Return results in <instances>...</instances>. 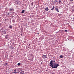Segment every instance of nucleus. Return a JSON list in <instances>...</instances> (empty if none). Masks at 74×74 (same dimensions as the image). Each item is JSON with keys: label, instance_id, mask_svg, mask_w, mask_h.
<instances>
[{"label": "nucleus", "instance_id": "nucleus-1", "mask_svg": "<svg viewBox=\"0 0 74 74\" xmlns=\"http://www.w3.org/2000/svg\"><path fill=\"white\" fill-rule=\"evenodd\" d=\"M59 66V64H56V63H54L52 64H51L49 65V66L51 67L53 69H56V68H57L58 66Z\"/></svg>", "mask_w": 74, "mask_h": 74}, {"label": "nucleus", "instance_id": "nucleus-2", "mask_svg": "<svg viewBox=\"0 0 74 74\" xmlns=\"http://www.w3.org/2000/svg\"><path fill=\"white\" fill-rule=\"evenodd\" d=\"M30 56H32V58L30 59V60H33V58H34V56H33V55L32 54H29Z\"/></svg>", "mask_w": 74, "mask_h": 74}, {"label": "nucleus", "instance_id": "nucleus-3", "mask_svg": "<svg viewBox=\"0 0 74 74\" xmlns=\"http://www.w3.org/2000/svg\"><path fill=\"white\" fill-rule=\"evenodd\" d=\"M55 62V60H51L49 64H53V62Z\"/></svg>", "mask_w": 74, "mask_h": 74}, {"label": "nucleus", "instance_id": "nucleus-4", "mask_svg": "<svg viewBox=\"0 0 74 74\" xmlns=\"http://www.w3.org/2000/svg\"><path fill=\"white\" fill-rule=\"evenodd\" d=\"M43 56L44 57V59L47 58H48L47 56L46 55H43Z\"/></svg>", "mask_w": 74, "mask_h": 74}, {"label": "nucleus", "instance_id": "nucleus-5", "mask_svg": "<svg viewBox=\"0 0 74 74\" xmlns=\"http://www.w3.org/2000/svg\"><path fill=\"white\" fill-rule=\"evenodd\" d=\"M9 11H13V10H14V8H10L9 9Z\"/></svg>", "mask_w": 74, "mask_h": 74}, {"label": "nucleus", "instance_id": "nucleus-6", "mask_svg": "<svg viewBox=\"0 0 74 74\" xmlns=\"http://www.w3.org/2000/svg\"><path fill=\"white\" fill-rule=\"evenodd\" d=\"M45 11H48V10H49V9H48V7H47V8H45Z\"/></svg>", "mask_w": 74, "mask_h": 74}, {"label": "nucleus", "instance_id": "nucleus-7", "mask_svg": "<svg viewBox=\"0 0 74 74\" xmlns=\"http://www.w3.org/2000/svg\"><path fill=\"white\" fill-rule=\"evenodd\" d=\"M15 3L16 4H18L19 3V1L17 0L16 1H15Z\"/></svg>", "mask_w": 74, "mask_h": 74}, {"label": "nucleus", "instance_id": "nucleus-8", "mask_svg": "<svg viewBox=\"0 0 74 74\" xmlns=\"http://www.w3.org/2000/svg\"><path fill=\"white\" fill-rule=\"evenodd\" d=\"M20 74H24V71H22L21 72H20Z\"/></svg>", "mask_w": 74, "mask_h": 74}, {"label": "nucleus", "instance_id": "nucleus-9", "mask_svg": "<svg viewBox=\"0 0 74 74\" xmlns=\"http://www.w3.org/2000/svg\"><path fill=\"white\" fill-rule=\"evenodd\" d=\"M55 9L56 10V11H57V12H59V11L58 9L57 8H56Z\"/></svg>", "mask_w": 74, "mask_h": 74}, {"label": "nucleus", "instance_id": "nucleus-10", "mask_svg": "<svg viewBox=\"0 0 74 74\" xmlns=\"http://www.w3.org/2000/svg\"><path fill=\"white\" fill-rule=\"evenodd\" d=\"M9 28H10V29H12V25H10L9 27Z\"/></svg>", "mask_w": 74, "mask_h": 74}, {"label": "nucleus", "instance_id": "nucleus-11", "mask_svg": "<svg viewBox=\"0 0 74 74\" xmlns=\"http://www.w3.org/2000/svg\"><path fill=\"white\" fill-rule=\"evenodd\" d=\"M6 31L5 30H4L3 31V34H6Z\"/></svg>", "mask_w": 74, "mask_h": 74}, {"label": "nucleus", "instance_id": "nucleus-12", "mask_svg": "<svg viewBox=\"0 0 74 74\" xmlns=\"http://www.w3.org/2000/svg\"><path fill=\"white\" fill-rule=\"evenodd\" d=\"M54 8H55V7L53 6V8L51 9V10H54Z\"/></svg>", "mask_w": 74, "mask_h": 74}, {"label": "nucleus", "instance_id": "nucleus-13", "mask_svg": "<svg viewBox=\"0 0 74 74\" xmlns=\"http://www.w3.org/2000/svg\"><path fill=\"white\" fill-rule=\"evenodd\" d=\"M24 12H25V10H23L21 12V13H22V14H23L24 13Z\"/></svg>", "mask_w": 74, "mask_h": 74}, {"label": "nucleus", "instance_id": "nucleus-14", "mask_svg": "<svg viewBox=\"0 0 74 74\" xmlns=\"http://www.w3.org/2000/svg\"><path fill=\"white\" fill-rule=\"evenodd\" d=\"M34 4V2H32L31 3V5L32 6H33V4Z\"/></svg>", "mask_w": 74, "mask_h": 74}, {"label": "nucleus", "instance_id": "nucleus-15", "mask_svg": "<svg viewBox=\"0 0 74 74\" xmlns=\"http://www.w3.org/2000/svg\"><path fill=\"white\" fill-rule=\"evenodd\" d=\"M31 23H33V22H34V20H31Z\"/></svg>", "mask_w": 74, "mask_h": 74}, {"label": "nucleus", "instance_id": "nucleus-16", "mask_svg": "<svg viewBox=\"0 0 74 74\" xmlns=\"http://www.w3.org/2000/svg\"><path fill=\"white\" fill-rule=\"evenodd\" d=\"M53 1H54V3H56V2H58V1H57V0H55Z\"/></svg>", "mask_w": 74, "mask_h": 74}, {"label": "nucleus", "instance_id": "nucleus-17", "mask_svg": "<svg viewBox=\"0 0 74 74\" xmlns=\"http://www.w3.org/2000/svg\"><path fill=\"white\" fill-rule=\"evenodd\" d=\"M21 64V63H18L17 64V65L18 66H20V65Z\"/></svg>", "mask_w": 74, "mask_h": 74}, {"label": "nucleus", "instance_id": "nucleus-18", "mask_svg": "<svg viewBox=\"0 0 74 74\" xmlns=\"http://www.w3.org/2000/svg\"><path fill=\"white\" fill-rule=\"evenodd\" d=\"M60 58H63V56L62 55H61L60 56Z\"/></svg>", "mask_w": 74, "mask_h": 74}, {"label": "nucleus", "instance_id": "nucleus-19", "mask_svg": "<svg viewBox=\"0 0 74 74\" xmlns=\"http://www.w3.org/2000/svg\"><path fill=\"white\" fill-rule=\"evenodd\" d=\"M58 2H59V3H61V2H62V1H61V0H59Z\"/></svg>", "mask_w": 74, "mask_h": 74}, {"label": "nucleus", "instance_id": "nucleus-20", "mask_svg": "<svg viewBox=\"0 0 74 74\" xmlns=\"http://www.w3.org/2000/svg\"><path fill=\"white\" fill-rule=\"evenodd\" d=\"M14 72H16V69H15L14 70Z\"/></svg>", "mask_w": 74, "mask_h": 74}, {"label": "nucleus", "instance_id": "nucleus-21", "mask_svg": "<svg viewBox=\"0 0 74 74\" xmlns=\"http://www.w3.org/2000/svg\"><path fill=\"white\" fill-rule=\"evenodd\" d=\"M5 38L6 39H8V37L7 36H5Z\"/></svg>", "mask_w": 74, "mask_h": 74}, {"label": "nucleus", "instance_id": "nucleus-22", "mask_svg": "<svg viewBox=\"0 0 74 74\" xmlns=\"http://www.w3.org/2000/svg\"><path fill=\"white\" fill-rule=\"evenodd\" d=\"M32 25H34V23H32L31 24Z\"/></svg>", "mask_w": 74, "mask_h": 74}, {"label": "nucleus", "instance_id": "nucleus-23", "mask_svg": "<svg viewBox=\"0 0 74 74\" xmlns=\"http://www.w3.org/2000/svg\"><path fill=\"white\" fill-rule=\"evenodd\" d=\"M12 73H14V74H16V72H12Z\"/></svg>", "mask_w": 74, "mask_h": 74}, {"label": "nucleus", "instance_id": "nucleus-24", "mask_svg": "<svg viewBox=\"0 0 74 74\" xmlns=\"http://www.w3.org/2000/svg\"><path fill=\"white\" fill-rule=\"evenodd\" d=\"M65 32H67V30H65Z\"/></svg>", "mask_w": 74, "mask_h": 74}, {"label": "nucleus", "instance_id": "nucleus-25", "mask_svg": "<svg viewBox=\"0 0 74 74\" xmlns=\"http://www.w3.org/2000/svg\"><path fill=\"white\" fill-rule=\"evenodd\" d=\"M70 1L71 2L73 1V0H70Z\"/></svg>", "mask_w": 74, "mask_h": 74}, {"label": "nucleus", "instance_id": "nucleus-26", "mask_svg": "<svg viewBox=\"0 0 74 74\" xmlns=\"http://www.w3.org/2000/svg\"><path fill=\"white\" fill-rule=\"evenodd\" d=\"M12 1H15V0H11Z\"/></svg>", "mask_w": 74, "mask_h": 74}, {"label": "nucleus", "instance_id": "nucleus-27", "mask_svg": "<svg viewBox=\"0 0 74 74\" xmlns=\"http://www.w3.org/2000/svg\"><path fill=\"white\" fill-rule=\"evenodd\" d=\"M7 64H8L7 63H5V64L6 65H7Z\"/></svg>", "mask_w": 74, "mask_h": 74}, {"label": "nucleus", "instance_id": "nucleus-28", "mask_svg": "<svg viewBox=\"0 0 74 74\" xmlns=\"http://www.w3.org/2000/svg\"><path fill=\"white\" fill-rule=\"evenodd\" d=\"M13 21L14 22H15V21H14V20H13Z\"/></svg>", "mask_w": 74, "mask_h": 74}, {"label": "nucleus", "instance_id": "nucleus-29", "mask_svg": "<svg viewBox=\"0 0 74 74\" xmlns=\"http://www.w3.org/2000/svg\"><path fill=\"white\" fill-rule=\"evenodd\" d=\"M14 17V16H12L11 18H13Z\"/></svg>", "mask_w": 74, "mask_h": 74}, {"label": "nucleus", "instance_id": "nucleus-30", "mask_svg": "<svg viewBox=\"0 0 74 74\" xmlns=\"http://www.w3.org/2000/svg\"><path fill=\"white\" fill-rule=\"evenodd\" d=\"M16 73H18V72H16Z\"/></svg>", "mask_w": 74, "mask_h": 74}, {"label": "nucleus", "instance_id": "nucleus-31", "mask_svg": "<svg viewBox=\"0 0 74 74\" xmlns=\"http://www.w3.org/2000/svg\"><path fill=\"white\" fill-rule=\"evenodd\" d=\"M38 34H39V33H38Z\"/></svg>", "mask_w": 74, "mask_h": 74}, {"label": "nucleus", "instance_id": "nucleus-32", "mask_svg": "<svg viewBox=\"0 0 74 74\" xmlns=\"http://www.w3.org/2000/svg\"><path fill=\"white\" fill-rule=\"evenodd\" d=\"M46 71H47V70H46Z\"/></svg>", "mask_w": 74, "mask_h": 74}, {"label": "nucleus", "instance_id": "nucleus-33", "mask_svg": "<svg viewBox=\"0 0 74 74\" xmlns=\"http://www.w3.org/2000/svg\"><path fill=\"white\" fill-rule=\"evenodd\" d=\"M21 36H22V34H21Z\"/></svg>", "mask_w": 74, "mask_h": 74}, {"label": "nucleus", "instance_id": "nucleus-34", "mask_svg": "<svg viewBox=\"0 0 74 74\" xmlns=\"http://www.w3.org/2000/svg\"><path fill=\"white\" fill-rule=\"evenodd\" d=\"M66 1H67V0H66Z\"/></svg>", "mask_w": 74, "mask_h": 74}, {"label": "nucleus", "instance_id": "nucleus-35", "mask_svg": "<svg viewBox=\"0 0 74 74\" xmlns=\"http://www.w3.org/2000/svg\"><path fill=\"white\" fill-rule=\"evenodd\" d=\"M13 44H14V43H13Z\"/></svg>", "mask_w": 74, "mask_h": 74}, {"label": "nucleus", "instance_id": "nucleus-36", "mask_svg": "<svg viewBox=\"0 0 74 74\" xmlns=\"http://www.w3.org/2000/svg\"><path fill=\"white\" fill-rule=\"evenodd\" d=\"M73 21H74V20H73Z\"/></svg>", "mask_w": 74, "mask_h": 74}, {"label": "nucleus", "instance_id": "nucleus-37", "mask_svg": "<svg viewBox=\"0 0 74 74\" xmlns=\"http://www.w3.org/2000/svg\"><path fill=\"white\" fill-rule=\"evenodd\" d=\"M29 45H30V44H29Z\"/></svg>", "mask_w": 74, "mask_h": 74}]
</instances>
